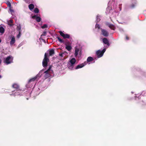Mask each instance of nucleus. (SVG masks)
I'll return each mask as SVG.
<instances>
[{"label": "nucleus", "mask_w": 146, "mask_h": 146, "mask_svg": "<svg viewBox=\"0 0 146 146\" xmlns=\"http://www.w3.org/2000/svg\"><path fill=\"white\" fill-rule=\"evenodd\" d=\"M12 87L15 89V90L12 91L13 93L12 94H11V95H12L15 96L21 95V93L22 91L19 89V85L17 84L16 83L13 84Z\"/></svg>", "instance_id": "1"}, {"label": "nucleus", "mask_w": 146, "mask_h": 146, "mask_svg": "<svg viewBox=\"0 0 146 146\" xmlns=\"http://www.w3.org/2000/svg\"><path fill=\"white\" fill-rule=\"evenodd\" d=\"M76 62V60L75 58H72L70 60L68 64V66L69 69L72 70L73 69Z\"/></svg>", "instance_id": "2"}, {"label": "nucleus", "mask_w": 146, "mask_h": 146, "mask_svg": "<svg viewBox=\"0 0 146 146\" xmlns=\"http://www.w3.org/2000/svg\"><path fill=\"white\" fill-rule=\"evenodd\" d=\"M52 67V66H50L48 69L44 72L45 74L44 76L46 78L49 77L50 76L51 74L53 73V71L51 70Z\"/></svg>", "instance_id": "3"}, {"label": "nucleus", "mask_w": 146, "mask_h": 146, "mask_svg": "<svg viewBox=\"0 0 146 146\" xmlns=\"http://www.w3.org/2000/svg\"><path fill=\"white\" fill-rule=\"evenodd\" d=\"M13 58L11 56H9L7 57L4 58L3 62L6 64H9L13 62Z\"/></svg>", "instance_id": "4"}, {"label": "nucleus", "mask_w": 146, "mask_h": 146, "mask_svg": "<svg viewBox=\"0 0 146 146\" xmlns=\"http://www.w3.org/2000/svg\"><path fill=\"white\" fill-rule=\"evenodd\" d=\"M49 61V59L47 58L46 53H45L44 55V58L43 59L42 62V66L44 67H45L47 66L48 62Z\"/></svg>", "instance_id": "5"}, {"label": "nucleus", "mask_w": 146, "mask_h": 146, "mask_svg": "<svg viewBox=\"0 0 146 146\" xmlns=\"http://www.w3.org/2000/svg\"><path fill=\"white\" fill-rule=\"evenodd\" d=\"M106 49L104 48L102 50H99L97 51L96 53L98 58H99L102 57L103 56L104 53L106 51Z\"/></svg>", "instance_id": "6"}, {"label": "nucleus", "mask_w": 146, "mask_h": 146, "mask_svg": "<svg viewBox=\"0 0 146 146\" xmlns=\"http://www.w3.org/2000/svg\"><path fill=\"white\" fill-rule=\"evenodd\" d=\"M60 35L62 36L64 38H69L70 37L69 35L67 34H64L62 31H60L59 32Z\"/></svg>", "instance_id": "7"}, {"label": "nucleus", "mask_w": 146, "mask_h": 146, "mask_svg": "<svg viewBox=\"0 0 146 146\" xmlns=\"http://www.w3.org/2000/svg\"><path fill=\"white\" fill-rule=\"evenodd\" d=\"M86 64V62H84L83 63L77 65L75 69H77L79 68H82L84 66H85Z\"/></svg>", "instance_id": "8"}, {"label": "nucleus", "mask_w": 146, "mask_h": 146, "mask_svg": "<svg viewBox=\"0 0 146 146\" xmlns=\"http://www.w3.org/2000/svg\"><path fill=\"white\" fill-rule=\"evenodd\" d=\"M106 25L108 26L111 29H113V30H115V26L112 25L110 24L109 23H106Z\"/></svg>", "instance_id": "9"}, {"label": "nucleus", "mask_w": 146, "mask_h": 146, "mask_svg": "<svg viewBox=\"0 0 146 146\" xmlns=\"http://www.w3.org/2000/svg\"><path fill=\"white\" fill-rule=\"evenodd\" d=\"M102 35L104 36H107L108 35V33L107 31L105 30H102Z\"/></svg>", "instance_id": "10"}, {"label": "nucleus", "mask_w": 146, "mask_h": 146, "mask_svg": "<svg viewBox=\"0 0 146 146\" xmlns=\"http://www.w3.org/2000/svg\"><path fill=\"white\" fill-rule=\"evenodd\" d=\"M103 42L105 44H107L108 46L110 45L108 40L106 38H104L103 39Z\"/></svg>", "instance_id": "11"}, {"label": "nucleus", "mask_w": 146, "mask_h": 146, "mask_svg": "<svg viewBox=\"0 0 146 146\" xmlns=\"http://www.w3.org/2000/svg\"><path fill=\"white\" fill-rule=\"evenodd\" d=\"M32 17L33 19H35L36 18V21L38 22H39L41 21V18L40 17L36 16V15H34L32 16Z\"/></svg>", "instance_id": "12"}, {"label": "nucleus", "mask_w": 146, "mask_h": 146, "mask_svg": "<svg viewBox=\"0 0 146 146\" xmlns=\"http://www.w3.org/2000/svg\"><path fill=\"white\" fill-rule=\"evenodd\" d=\"M15 42V38L14 36H13L11 39L10 42V44L11 45H12L13 44H14V43Z\"/></svg>", "instance_id": "13"}, {"label": "nucleus", "mask_w": 146, "mask_h": 146, "mask_svg": "<svg viewBox=\"0 0 146 146\" xmlns=\"http://www.w3.org/2000/svg\"><path fill=\"white\" fill-rule=\"evenodd\" d=\"M79 51V48H77V47H76L75 51V57L78 55Z\"/></svg>", "instance_id": "14"}, {"label": "nucleus", "mask_w": 146, "mask_h": 146, "mask_svg": "<svg viewBox=\"0 0 146 146\" xmlns=\"http://www.w3.org/2000/svg\"><path fill=\"white\" fill-rule=\"evenodd\" d=\"M50 56H52L54 54V50L53 49H50L49 50Z\"/></svg>", "instance_id": "15"}, {"label": "nucleus", "mask_w": 146, "mask_h": 146, "mask_svg": "<svg viewBox=\"0 0 146 146\" xmlns=\"http://www.w3.org/2000/svg\"><path fill=\"white\" fill-rule=\"evenodd\" d=\"M38 76L37 75L36 76L30 79L29 81V83L31 81H34L36 78H37V77Z\"/></svg>", "instance_id": "16"}, {"label": "nucleus", "mask_w": 146, "mask_h": 146, "mask_svg": "<svg viewBox=\"0 0 146 146\" xmlns=\"http://www.w3.org/2000/svg\"><path fill=\"white\" fill-rule=\"evenodd\" d=\"M4 31L3 27L2 26H0V33L2 34H3L4 32Z\"/></svg>", "instance_id": "17"}, {"label": "nucleus", "mask_w": 146, "mask_h": 146, "mask_svg": "<svg viewBox=\"0 0 146 146\" xmlns=\"http://www.w3.org/2000/svg\"><path fill=\"white\" fill-rule=\"evenodd\" d=\"M65 48L68 51L72 49V47L71 46L69 45H66L65 46Z\"/></svg>", "instance_id": "18"}, {"label": "nucleus", "mask_w": 146, "mask_h": 146, "mask_svg": "<svg viewBox=\"0 0 146 146\" xmlns=\"http://www.w3.org/2000/svg\"><path fill=\"white\" fill-rule=\"evenodd\" d=\"M34 5L32 4H30L29 6V9L31 11L33 10V8H34Z\"/></svg>", "instance_id": "19"}, {"label": "nucleus", "mask_w": 146, "mask_h": 146, "mask_svg": "<svg viewBox=\"0 0 146 146\" xmlns=\"http://www.w3.org/2000/svg\"><path fill=\"white\" fill-rule=\"evenodd\" d=\"M93 60V58L92 57L90 56L88 57L87 59V61L88 62H91Z\"/></svg>", "instance_id": "20"}, {"label": "nucleus", "mask_w": 146, "mask_h": 146, "mask_svg": "<svg viewBox=\"0 0 146 146\" xmlns=\"http://www.w3.org/2000/svg\"><path fill=\"white\" fill-rule=\"evenodd\" d=\"M21 26L20 25L17 26V29L18 32H21Z\"/></svg>", "instance_id": "21"}, {"label": "nucleus", "mask_w": 146, "mask_h": 146, "mask_svg": "<svg viewBox=\"0 0 146 146\" xmlns=\"http://www.w3.org/2000/svg\"><path fill=\"white\" fill-rule=\"evenodd\" d=\"M100 19L99 16L97 15L96 17V21H97V22H98L100 21Z\"/></svg>", "instance_id": "22"}, {"label": "nucleus", "mask_w": 146, "mask_h": 146, "mask_svg": "<svg viewBox=\"0 0 146 146\" xmlns=\"http://www.w3.org/2000/svg\"><path fill=\"white\" fill-rule=\"evenodd\" d=\"M39 10L37 8H36L34 10V12L35 13H38L39 12Z\"/></svg>", "instance_id": "23"}, {"label": "nucleus", "mask_w": 146, "mask_h": 146, "mask_svg": "<svg viewBox=\"0 0 146 146\" xmlns=\"http://www.w3.org/2000/svg\"><path fill=\"white\" fill-rule=\"evenodd\" d=\"M19 33V34L17 35V37L18 38H20L21 36V32H18Z\"/></svg>", "instance_id": "24"}, {"label": "nucleus", "mask_w": 146, "mask_h": 146, "mask_svg": "<svg viewBox=\"0 0 146 146\" xmlns=\"http://www.w3.org/2000/svg\"><path fill=\"white\" fill-rule=\"evenodd\" d=\"M57 38L58 40L61 42H64L63 40L61 39L59 37H58Z\"/></svg>", "instance_id": "25"}, {"label": "nucleus", "mask_w": 146, "mask_h": 146, "mask_svg": "<svg viewBox=\"0 0 146 146\" xmlns=\"http://www.w3.org/2000/svg\"><path fill=\"white\" fill-rule=\"evenodd\" d=\"M47 27V25L46 24H45L41 26V28L42 29H44Z\"/></svg>", "instance_id": "26"}, {"label": "nucleus", "mask_w": 146, "mask_h": 146, "mask_svg": "<svg viewBox=\"0 0 146 146\" xmlns=\"http://www.w3.org/2000/svg\"><path fill=\"white\" fill-rule=\"evenodd\" d=\"M95 28H97L98 29H100V26L98 24H96L95 25Z\"/></svg>", "instance_id": "27"}, {"label": "nucleus", "mask_w": 146, "mask_h": 146, "mask_svg": "<svg viewBox=\"0 0 146 146\" xmlns=\"http://www.w3.org/2000/svg\"><path fill=\"white\" fill-rule=\"evenodd\" d=\"M27 3H30V0H24Z\"/></svg>", "instance_id": "28"}, {"label": "nucleus", "mask_w": 146, "mask_h": 146, "mask_svg": "<svg viewBox=\"0 0 146 146\" xmlns=\"http://www.w3.org/2000/svg\"><path fill=\"white\" fill-rule=\"evenodd\" d=\"M10 11L12 12H13V11L11 9H10Z\"/></svg>", "instance_id": "29"}, {"label": "nucleus", "mask_w": 146, "mask_h": 146, "mask_svg": "<svg viewBox=\"0 0 146 146\" xmlns=\"http://www.w3.org/2000/svg\"><path fill=\"white\" fill-rule=\"evenodd\" d=\"M109 10H110V9H109L108 7L106 9L107 11H108Z\"/></svg>", "instance_id": "30"}, {"label": "nucleus", "mask_w": 146, "mask_h": 146, "mask_svg": "<svg viewBox=\"0 0 146 146\" xmlns=\"http://www.w3.org/2000/svg\"><path fill=\"white\" fill-rule=\"evenodd\" d=\"M126 38L127 40H128L129 39V38H128V37L127 36H126Z\"/></svg>", "instance_id": "31"}, {"label": "nucleus", "mask_w": 146, "mask_h": 146, "mask_svg": "<svg viewBox=\"0 0 146 146\" xmlns=\"http://www.w3.org/2000/svg\"><path fill=\"white\" fill-rule=\"evenodd\" d=\"M10 22L11 23H12L13 22V21L12 20H10Z\"/></svg>", "instance_id": "32"}, {"label": "nucleus", "mask_w": 146, "mask_h": 146, "mask_svg": "<svg viewBox=\"0 0 146 146\" xmlns=\"http://www.w3.org/2000/svg\"><path fill=\"white\" fill-rule=\"evenodd\" d=\"M134 6H134V5H132L131 6V7L132 8H133Z\"/></svg>", "instance_id": "33"}, {"label": "nucleus", "mask_w": 146, "mask_h": 146, "mask_svg": "<svg viewBox=\"0 0 146 146\" xmlns=\"http://www.w3.org/2000/svg\"><path fill=\"white\" fill-rule=\"evenodd\" d=\"M1 59H0V64L1 63Z\"/></svg>", "instance_id": "34"}, {"label": "nucleus", "mask_w": 146, "mask_h": 146, "mask_svg": "<svg viewBox=\"0 0 146 146\" xmlns=\"http://www.w3.org/2000/svg\"><path fill=\"white\" fill-rule=\"evenodd\" d=\"M2 78V76L1 75H0V78Z\"/></svg>", "instance_id": "35"}, {"label": "nucleus", "mask_w": 146, "mask_h": 146, "mask_svg": "<svg viewBox=\"0 0 146 146\" xmlns=\"http://www.w3.org/2000/svg\"><path fill=\"white\" fill-rule=\"evenodd\" d=\"M1 39H0V43L1 42Z\"/></svg>", "instance_id": "36"}]
</instances>
